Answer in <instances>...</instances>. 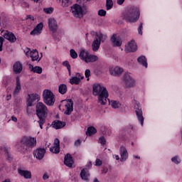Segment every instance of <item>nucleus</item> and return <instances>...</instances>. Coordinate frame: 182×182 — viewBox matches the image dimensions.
<instances>
[{"label":"nucleus","instance_id":"1","mask_svg":"<svg viewBox=\"0 0 182 182\" xmlns=\"http://www.w3.org/2000/svg\"><path fill=\"white\" fill-rule=\"evenodd\" d=\"M92 93L94 96H98V103L102 105H106L107 103V98L109 97V92L105 86L100 84H94L92 86Z\"/></svg>","mask_w":182,"mask_h":182},{"label":"nucleus","instance_id":"2","mask_svg":"<svg viewBox=\"0 0 182 182\" xmlns=\"http://www.w3.org/2000/svg\"><path fill=\"white\" fill-rule=\"evenodd\" d=\"M36 146V138L32 136H23L15 144L18 151H25L28 149H33Z\"/></svg>","mask_w":182,"mask_h":182},{"label":"nucleus","instance_id":"3","mask_svg":"<svg viewBox=\"0 0 182 182\" xmlns=\"http://www.w3.org/2000/svg\"><path fill=\"white\" fill-rule=\"evenodd\" d=\"M140 18V9L137 6H131L122 14V19L129 23H134Z\"/></svg>","mask_w":182,"mask_h":182},{"label":"nucleus","instance_id":"4","mask_svg":"<svg viewBox=\"0 0 182 182\" xmlns=\"http://www.w3.org/2000/svg\"><path fill=\"white\" fill-rule=\"evenodd\" d=\"M48 107L43 102H37L36 105V116L38 117L39 120L38 123L40 126V128L43 129V124H45L46 122V118L48 117Z\"/></svg>","mask_w":182,"mask_h":182},{"label":"nucleus","instance_id":"5","mask_svg":"<svg viewBox=\"0 0 182 182\" xmlns=\"http://www.w3.org/2000/svg\"><path fill=\"white\" fill-rule=\"evenodd\" d=\"M79 58L85 63H92L99 59L97 55H92L86 50H81L79 53Z\"/></svg>","mask_w":182,"mask_h":182},{"label":"nucleus","instance_id":"6","mask_svg":"<svg viewBox=\"0 0 182 182\" xmlns=\"http://www.w3.org/2000/svg\"><path fill=\"white\" fill-rule=\"evenodd\" d=\"M122 83L126 89H131L132 87H134V86H136V80L129 73H127L123 75Z\"/></svg>","mask_w":182,"mask_h":182},{"label":"nucleus","instance_id":"7","mask_svg":"<svg viewBox=\"0 0 182 182\" xmlns=\"http://www.w3.org/2000/svg\"><path fill=\"white\" fill-rule=\"evenodd\" d=\"M43 102L47 106H53L55 105V95L50 90H44L43 92Z\"/></svg>","mask_w":182,"mask_h":182},{"label":"nucleus","instance_id":"8","mask_svg":"<svg viewBox=\"0 0 182 182\" xmlns=\"http://www.w3.org/2000/svg\"><path fill=\"white\" fill-rule=\"evenodd\" d=\"M70 12L73 14L75 18H83L84 11L83 8L79 4H73L70 6Z\"/></svg>","mask_w":182,"mask_h":182},{"label":"nucleus","instance_id":"9","mask_svg":"<svg viewBox=\"0 0 182 182\" xmlns=\"http://www.w3.org/2000/svg\"><path fill=\"white\" fill-rule=\"evenodd\" d=\"M24 53L28 58H31L33 62H35V60L39 62L41 60V58H39V53H38V50H31V48H26L24 50Z\"/></svg>","mask_w":182,"mask_h":182},{"label":"nucleus","instance_id":"10","mask_svg":"<svg viewBox=\"0 0 182 182\" xmlns=\"http://www.w3.org/2000/svg\"><path fill=\"white\" fill-rule=\"evenodd\" d=\"M134 109L135 110L138 121L139 123H141V126H143L144 123V117H143V111H141V107H140L139 102H135Z\"/></svg>","mask_w":182,"mask_h":182},{"label":"nucleus","instance_id":"11","mask_svg":"<svg viewBox=\"0 0 182 182\" xmlns=\"http://www.w3.org/2000/svg\"><path fill=\"white\" fill-rule=\"evenodd\" d=\"M62 103L65 105V114H67L68 116L72 114V112H73V101L72 100H63Z\"/></svg>","mask_w":182,"mask_h":182},{"label":"nucleus","instance_id":"12","mask_svg":"<svg viewBox=\"0 0 182 182\" xmlns=\"http://www.w3.org/2000/svg\"><path fill=\"white\" fill-rule=\"evenodd\" d=\"M126 53H130V52H136L137 50V44L135 41H131L125 46Z\"/></svg>","mask_w":182,"mask_h":182},{"label":"nucleus","instance_id":"13","mask_svg":"<svg viewBox=\"0 0 182 182\" xmlns=\"http://www.w3.org/2000/svg\"><path fill=\"white\" fill-rule=\"evenodd\" d=\"M43 29V23L41 22L31 31L30 35L31 36H39L42 33V30Z\"/></svg>","mask_w":182,"mask_h":182},{"label":"nucleus","instance_id":"14","mask_svg":"<svg viewBox=\"0 0 182 182\" xmlns=\"http://www.w3.org/2000/svg\"><path fill=\"white\" fill-rule=\"evenodd\" d=\"M3 36L4 39H6L10 42V43H15L16 42V36L12 32L6 31L3 33Z\"/></svg>","mask_w":182,"mask_h":182},{"label":"nucleus","instance_id":"15","mask_svg":"<svg viewBox=\"0 0 182 182\" xmlns=\"http://www.w3.org/2000/svg\"><path fill=\"white\" fill-rule=\"evenodd\" d=\"M45 153H46V149L44 148H38L34 151L33 156L37 160H42L45 157Z\"/></svg>","mask_w":182,"mask_h":182},{"label":"nucleus","instance_id":"16","mask_svg":"<svg viewBox=\"0 0 182 182\" xmlns=\"http://www.w3.org/2000/svg\"><path fill=\"white\" fill-rule=\"evenodd\" d=\"M123 68L119 66H116L109 69V73L112 76H122V73H123Z\"/></svg>","mask_w":182,"mask_h":182},{"label":"nucleus","instance_id":"17","mask_svg":"<svg viewBox=\"0 0 182 182\" xmlns=\"http://www.w3.org/2000/svg\"><path fill=\"white\" fill-rule=\"evenodd\" d=\"M84 78L85 76H83V75L77 73L75 76H73L70 79V83L71 85H79V83H80V81L82 80V79Z\"/></svg>","mask_w":182,"mask_h":182},{"label":"nucleus","instance_id":"18","mask_svg":"<svg viewBox=\"0 0 182 182\" xmlns=\"http://www.w3.org/2000/svg\"><path fill=\"white\" fill-rule=\"evenodd\" d=\"M18 173L19 176L23 177V178H26V180H29L32 178V172H31V171L23 170L21 168H18Z\"/></svg>","mask_w":182,"mask_h":182},{"label":"nucleus","instance_id":"19","mask_svg":"<svg viewBox=\"0 0 182 182\" xmlns=\"http://www.w3.org/2000/svg\"><path fill=\"white\" fill-rule=\"evenodd\" d=\"M50 151L54 154H58L60 151V142L58 139H55L53 146L50 148Z\"/></svg>","mask_w":182,"mask_h":182},{"label":"nucleus","instance_id":"20","mask_svg":"<svg viewBox=\"0 0 182 182\" xmlns=\"http://www.w3.org/2000/svg\"><path fill=\"white\" fill-rule=\"evenodd\" d=\"M48 27L53 33H56V31H58V23L55 18H48Z\"/></svg>","mask_w":182,"mask_h":182},{"label":"nucleus","instance_id":"21","mask_svg":"<svg viewBox=\"0 0 182 182\" xmlns=\"http://www.w3.org/2000/svg\"><path fill=\"white\" fill-rule=\"evenodd\" d=\"M119 154L121 156L120 161L122 162L126 161L129 159V152H127V149L124 146H120Z\"/></svg>","mask_w":182,"mask_h":182},{"label":"nucleus","instance_id":"22","mask_svg":"<svg viewBox=\"0 0 182 182\" xmlns=\"http://www.w3.org/2000/svg\"><path fill=\"white\" fill-rule=\"evenodd\" d=\"M29 98L27 100L26 106H33L35 100H41V97L38 94L28 95Z\"/></svg>","mask_w":182,"mask_h":182},{"label":"nucleus","instance_id":"23","mask_svg":"<svg viewBox=\"0 0 182 182\" xmlns=\"http://www.w3.org/2000/svg\"><path fill=\"white\" fill-rule=\"evenodd\" d=\"M80 177L83 181H89L90 180V173L87 168H82L80 173Z\"/></svg>","mask_w":182,"mask_h":182},{"label":"nucleus","instance_id":"24","mask_svg":"<svg viewBox=\"0 0 182 182\" xmlns=\"http://www.w3.org/2000/svg\"><path fill=\"white\" fill-rule=\"evenodd\" d=\"M111 42L113 46H116L117 48L122 46V38H120V37H117V35L114 34L111 37Z\"/></svg>","mask_w":182,"mask_h":182},{"label":"nucleus","instance_id":"25","mask_svg":"<svg viewBox=\"0 0 182 182\" xmlns=\"http://www.w3.org/2000/svg\"><path fill=\"white\" fill-rule=\"evenodd\" d=\"M66 126V122L60 120H55L53 122L52 127L56 130L62 129Z\"/></svg>","mask_w":182,"mask_h":182},{"label":"nucleus","instance_id":"26","mask_svg":"<svg viewBox=\"0 0 182 182\" xmlns=\"http://www.w3.org/2000/svg\"><path fill=\"white\" fill-rule=\"evenodd\" d=\"M64 164H65L67 167H72V166H73V159L72 158V155L68 154L65 156Z\"/></svg>","mask_w":182,"mask_h":182},{"label":"nucleus","instance_id":"27","mask_svg":"<svg viewBox=\"0 0 182 182\" xmlns=\"http://www.w3.org/2000/svg\"><path fill=\"white\" fill-rule=\"evenodd\" d=\"M23 66L22 63L21 62L17 61L14 63L13 67V70L15 72V73H21L22 72Z\"/></svg>","mask_w":182,"mask_h":182},{"label":"nucleus","instance_id":"28","mask_svg":"<svg viewBox=\"0 0 182 182\" xmlns=\"http://www.w3.org/2000/svg\"><path fill=\"white\" fill-rule=\"evenodd\" d=\"M28 66L31 72H33V73H38V75H41L43 72L42 68L40 66L33 67L32 64H29Z\"/></svg>","mask_w":182,"mask_h":182},{"label":"nucleus","instance_id":"29","mask_svg":"<svg viewBox=\"0 0 182 182\" xmlns=\"http://www.w3.org/2000/svg\"><path fill=\"white\" fill-rule=\"evenodd\" d=\"M92 50L94 52H97L99 50V48H100V41L98 38L94 40L92 44Z\"/></svg>","mask_w":182,"mask_h":182},{"label":"nucleus","instance_id":"30","mask_svg":"<svg viewBox=\"0 0 182 182\" xmlns=\"http://www.w3.org/2000/svg\"><path fill=\"white\" fill-rule=\"evenodd\" d=\"M137 62L144 68H147V58L144 55H141L137 58Z\"/></svg>","mask_w":182,"mask_h":182},{"label":"nucleus","instance_id":"31","mask_svg":"<svg viewBox=\"0 0 182 182\" xmlns=\"http://www.w3.org/2000/svg\"><path fill=\"white\" fill-rule=\"evenodd\" d=\"M21 80L19 78V77H16V88L14 90V95H18V93H19V92H21Z\"/></svg>","mask_w":182,"mask_h":182},{"label":"nucleus","instance_id":"32","mask_svg":"<svg viewBox=\"0 0 182 182\" xmlns=\"http://www.w3.org/2000/svg\"><path fill=\"white\" fill-rule=\"evenodd\" d=\"M59 2L63 8H69L72 5V0H59Z\"/></svg>","mask_w":182,"mask_h":182},{"label":"nucleus","instance_id":"33","mask_svg":"<svg viewBox=\"0 0 182 182\" xmlns=\"http://www.w3.org/2000/svg\"><path fill=\"white\" fill-rule=\"evenodd\" d=\"M123 132H127V133H132V132H135L136 128L133 124H128L125 127L122 128Z\"/></svg>","mask_w":182,"mask_h":182},{"label":"nucleus","instance_id":"34","mask_svg":"<svg viewBox=\"0 0 182 182\" xmlns=\"http://www.w3.org/2000/svg\"><path fill=\"white\" fill-rule=\"evenodd\" d=\"M58 92L60 95H65L68 92V87L65 84H61L58 87Z\"/></svg>","mask_w":182,"mask_h":182},{"label":"nucleus","instance_id":"35","mask_svg":"<svg viewBox=\"0 0 182 182\" xmlns=\"http://www.w3.org/2000/svg\"><path fill=\"white\" fill-rule=\"evenodd\" d=\"M97 130H96V128L93 127H89L87 129L86 132V135L87 136H92V134H95L97 133Z\"/></svg>","mask_w":182,"mask_h":182},{"label":"nucleus","instance_id":"36","mask_svg":"<svg viewBox=\"0 0 182 182\" xmlns=\"http://www.w3.org/2000/svg\"><path fill=\"white\" fill-rule=\"evenodd\" d=\"M97 39L100 41V43L105 42L107 39V36L106 34H103L102 33H99L97 34Z\"/></svg>","mask_w":182,"mask_h":182},{"label":"nucleus","instance_id":"37","mask_svg":"<svg viewBox=\"0 0 182 182\" xmlns=\"http://www.w3.org/2000/svg\"><path fill=\"white\" fill-rule=\"evenodd\" d=\"M110 104H111L112 107H113V109H119V107H120V106H122L120 102H119L118 101H114V100H112L110 102Z\"/></svg>","mask_w":182,"mask_h":182},{"label":"nucleus","instance_id":"38","mask_svg":"<svg viewBox=\"0 0 182 182\" xmlns=\"http://www.w3.org/2000/svg\"><path fill=\"white\" fill-rule=\"evenodd\" d=\"M172 163H174V164H180L181 163V159L178 156H175L171 158Z\"/></svg>","mask_w":182,"mask_h":182},{"label":"nucleus","instance_id":"39","mask_svg":"<svg viewBox=\"0 0 182 182\" xmlns=\"http://www.w3.org/2000/svg\"><path fill=\"white\" fill-rule=\"evenodd\" d=\"M106 8L107 11H110L112 8H113V1L112 0H107L106 1Z\"/></svg>","mask_w":182,"mask_h":182},{"label":"nucleus","instance_id":"40","mask_svg":"<svg viewBox=\"0 0 182 182\" xmlns=\"http://www.w3.org/2000/svg\"><path fill=\"white\" fill-rule=\"evenodd\" d=\"M31 107H32V105H27V107H26L27 116H32V114L33 113V109H32Z\"/></svg>","mask_w":182,"mask_h":182},{"label":"nucleus","instance_id":"41","mask_svg":"<svg viewBox=\"0 0 182 182\" xmlns=\"http://www.w3.org/2000/svg\"><path fill=\"white\" fill-rule=\"evenodd\" d=\"M70 57L73 59H77V53H76V51H75V50H73V49H71L70 50Z\"/></svg>","mask_w":182,"mask_h":182},{"label":"nucleus","instance_id":"42","mask_svg":"<svg viewBox=\"0 0 182 182\" xmlns=\"http://www.w3.org/2000/svg\"><path fill=\"white\" fill-rule=\"evenodd\" d=\"M11 82V78L9 77H4L3 79V85L4 86H8V84Z\"/></svg>","mask_w":182,"mask_h":182},{"label":"nucleus","instance_id":"43","mask_svg":"<svg viewBox=\"0 0 182 182\" xmlns=\"http://www.w3.org/2000/svg\"><path fill=\"white\" fill-rule=\"evenodd\" d=\"M99 143H100L102 146H105L106 144V139L105 138V136L100 137Z\"/></svg>","mask_w":182,"mask_h":182},{"label":"nucleus","instance_id":"44","mask_svg":"<svg viewBox=\"0 0 182 182\" xmlns=\"http://www.w3.org/2000/svg\"><path fill=\"white\" fill-rule=\"evenodd\" d=\"M143 23H140L139 26L138 28V33L139 35H143Z\"/></svg>","mask_w":182,"mask_h":182},{"label":"nucleus","instance_id":"45","mask_svg":"<svg viewBox=\"0 0 182 182\" xmlns=\"http://www.w3.org/2000/svg\"><path fill=\"white\" fill-rule=\"evenodd\" d=\"M43 11L46 14H52V12H53V8L52 7L46 8V9H43Z\"/></svg>","mask_w":182,"mask_h":182},{"label":"nucleus","instance_id":"46","mask_svg":"<svg viewBox=\"0 0 182 182\" xmlns=\"http://www.w3.org/2000/svg\"><path fill=\"white\" fill-rule=\"evenodd\" d=\"M99 16H106V11L103 9H100L98 11Z\"/></svg>","mask_w":182,"mask_h":182},{"label":"nucleus","instance_id":"47","mask_svg":"<svg viewBox=\"0 0 182 182\" xmlns=\"http://www.w3.org/2000/svg\"><path fill=\"white\" fill-rule=\"evenodd\" d=\"M85 76L87 77V80L89 81V77H90V70L87 69L85 72Z\"/></svg>","mask_w":182,"mask_h":182},{"label":"nucleus","instance_id":"48","mask_svg":"<svg viewBox=\"0 0 182 182\" xmlns=\"http://www.w3.org/2000/svg\"><path fill=\"white\" fill-rule=\"evenodd\" d=\"M63 65L67 68L68 70H70V64H69V61H64L63 63Z\"/></svg>","mask_w":182,"mask_h":182},{"label":"nucleus","instance_id":"49","mask_svg":"<svg viewBox=\"0 0 182 182\" xmlns=\"http://www.w3.org/2000/svg\"><path fill=\"white\" fill-rule=\"evenodd\" d=\"M102 164V160H100V159H97L95 161V166L100 167Z\"/></svg>","mask_w":182,"mask_h":182},{"label":"nucleus","instance_id":"50","mask_svg":"<svg viewBox=\"0 0 182 182\" xmlns=\"http://www.w3.org/2000/svg\"><path fill=\"white\" fill-rule=\"evenodd\" d=\"M92 161H89L87 164H86V166H85V167L84 168H87V170H90V168H92Z\"/></svg>","mask_w":182,"mask_h":182},{"label":"nucleus","instance_id":"51","mask_svg":"<svg viewBox=\"0 0 182 182\" xmlns=\"http://www.w3.org/2000/svg\"><path fill=\"white\" fill-rule=\"evenodd\" d=\"M2 46H4V38L0 36V52H2Z\"/></svg>","mask_w":182,"mask_h":182},{"label":"nucleus","instance_id":"52","mask_svg":"<svg viewBox=\"0 0 182 182\" xmlns=\"http://www.w3.org/2000/svg\"><path fill=\"white\" fill-rule=\"evenodd\" d=\"M30 19L31 21H35V17L32 15H27L26 17V20Z\"/></svg>","mask_w":182,"mask_h":182},{"label":"nucleus","instance_id":"53","mask_svg":"<svg viewBox=\"0 0 182 182\" xmlns=\"http://www.w3.org/2000/svg\"><path fill=\"white\" fill-rule=\"evenodd\" d=\"M49 178V175L47 173H45L43 176V180H48Z\"/></svg>","mask_w":182,"mask_h":182},{"label":"nucleus","instance_id":"54","mask_svg":"<svg viewBox=\"0 0 182 182\" xmlns=\"http://www.w3.org/2000/svg\"><path fill=\"white\" fill-rule=\"evenodd\" d=\"M81 143L82 141H80V139H77L75 141V146H79Z\"/></svg>","mask_w":182,"mask_h":182},{"label":"nucleus","instance_id":"55","mask_svg":"<svg viewBox=\"0 0 182 182\" xmlns=\"http://www.w3.org/2000/svg\"><path fill=\"white\" fill-rule=\"evenodd\" d=\"M126 0H117V4L118 5H123Z\"/></svg>","mask_w":182,"mask_h":182},{"label":"nucleus","instance_id":"56","mask_svg":"<svg viewBox=\"0 0 182 182\" xmlns=\"http://www.w3.org/2000/svg\"><path fill=\"white\" fill-rule=\"evenodd\" d=\"M112 157H113V159H114L115 160H117V161L120 160V157L119 156V155L114 154V155L112 156Z\"/></svg>","mask_w":182,"mask_h":182},{"label":"nucleus","instance_id":"57","mask_svg":"<svg viewBox=\"0 0 182 182\" xmlns=\"http://www.w3.org/2000/svg\"><path fill=\"white\" fill-rule=\"evenodd\" d=\"M11 120L12 122H14L15 123H16V122H18V118H16V117L12 116Z\"/></svg>","mask_w":182,"mask_h":182},{"label":"nucleus","instance_id":"58","mask_svg":"<svg viewBox=\"0 0 182 182\" xmlns=\"http://www.w3.org/2000/svg\"><path fill=\"white\" fill-rule=\"evenodd\" d=\"M11 97H12V95H7L6 96V100H11Z\"/></svg>","mask_w":182,"mask_h":182},{"label":"nucleus","instance_id":"59","mask_svg":"<svg viewBox=\"0 0 182 182\" xmlns=\"http://www.w3.org/2000/svg\"><path fill=\"white\" fill-rule=\"evenodd\" d=\"M68 73H69V76H70L72 75V70L70 68V70H68Z\"/></svg>","mask_w":182,"mask_h":182},{"label":"nucleus","instance_id":"60","mask_svg":"<svg viewBox=\"0 0 182 182\" xmlns=\"http://www.w3.org/2000/svg\"><path fill=\"white\" fill-rule=\"evenodd\" d=\"M93 182H100L97 178H95Z\"/></svg>","mask_w":182,"mask_h":182},{"label":"nucleus","instance_id":"61","mask_svg":"<svg viewBox=\"0 0 182 182\" xmlns=\"http://www.w3.org/2000/svg\"><path fill=\"white\" fill-rule=\"evenodd\" d=\"M134 159H138L139 160H140V156H139L134 155Z\"/></svg>","mask_w":182,"mask_h":182},{"label":"nucleus","instance_id":"62","mask_svg":"<svg viewBox=\"0 0 182 182\" xmlns=\"http://www.w3.org/2000/svg\"><path fill=\"white\" fill-rule=\"evenodd\" d=\"M33 1V2H36V4H38V2H39V0H31Z\"/></svg>","mask_w":182,"mask_h":182},{"label":"nucleus","instance_id":"63","mask_svg":"<svg viewBox=\"0 0 182 182\" xmlns=\"http://www.w3.org/2000/svg\"><path fill=\"white\" fill-rule=\"evenodd\" d=\"M134 142H132V146H134Z\"/></svg>","mask_w":182,"mask_h":182},{"label":"nucleus","instance_id":"64","mask_svg":"<svg viewBox=\"0 0 182 182\" xmlns=\"http://www.w3.org/2000/svg\"><path fill=\"white\" fill-rule=\"evenodd\" d=\"M87 35H88V34H87V33H86V36H87Z\"/></svg>","mask_w":182,"mask_h":182}]
</instances>
